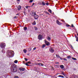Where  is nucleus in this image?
Masks as SVG:
<instances>
[{
	"instance_id": "nucleus-1",
	"label": "nucleus",
	"mask_w": 78,
	"mask_h": 78,
	"mask_svg": "<svg viewBox=\"0 0 78 78\" xmlns=\"http://www.w3.org/2000/svg\"><path fill=\"white\" fill-rule=\"evenodd\" d=\"M10 69L12 72H16L17 70V66L15 64L12 65L11 66Z\"/></svg>"
},
{
	"instance_id": "nucleus-2",
	"label": "nucleus",
	"mask_w": 78,
	"mask_h": 78,
	"mask_svg": "<svg viewBox=\"0 0 78 78\" xmlns=\"http://www.w3.org/2000/svg\"><path fill=\"white\" fill-rule=\"evenodd\" d=\"M14 51H11L8 53V55L9 57H10V56H14Z\"/></svg>"
},
{
	"instance_id": "nucleus-3",
	"label": "nucleus",
	"mask_w": 78,
	"mask_h": 78,
	"mask_svg": "<svg viewBox=\"0 0 78 78\" xmlns=\"http://www.w3.org/2000/svg\"><path fill=\"white\" fill-rule=\"evenodd\" d=\"M5 46H6V44L4 43H3L1 44V46L2 48H3L5 47Z\"/></svg>"
},
{
	"instance_id": "nucleus-4",
	"label": "nucleus",
	"mask_w": 78,
	"mask_h": 78,
	"mask_svg": "<svg viewBox=\"0 0 78 78\" xmlns=\"http://www.w3.org/2000/svg\"><path fill=\"white\" fill-rule=\"evenodd\" d=\"M38 39H39V40H41L43 39V36L41 35H39L38 37Z\"/></svg>"
},
{
	"instance_id": "nucleus-5",
	"label": "nucleus",
	"mask_w": 78,
	"mask_h": 78,
	"mask_svg": "<svg viewBox=\"0 0 78 78\" xmlns=\"http://www.w3.org/2000/svg\"><path fill=\"white\" fill-rule=\"evenodd\" d=\"M45 43L46 45H50V43L48 41H46L45 40H44Z\"/></svg>"
},
{
	"instance_id": "nucleus-6",
	"label": "nucleus",
	"mask_w": 78,
	"mask_h": 78,
	"mask_svg": "<svg viewBox=\"0 0 78 78\" xmlns=\"http://www.w3.org/2000/svg\"><path fill=\"white\" fill-rule=\"evenodd\" d=\"M49 51L51 53H53L54 52V49L53 48H50L49 49Z\"/></svg>"
},
{
	"instance_id": "nucleus-7",
	"label": "nucleus",
	"mask_w": 78,
	"mask_h": 78,
	"mask_svg": "<svg viewBox=\"0 0 78 78\" xmlns=\"http://www.w3.org/2000/svg\"><path fill=\"white\" fill-rule=\"evenodd\" d=\"M38 17H39V16L36 15V14L35 15V16H34V18L35 19H37V18H38Z\"/></svg>"
},
{
	"instance_id": "nucleus-8",
	"label": "nucleus",
	"mask_w": 78,
	"mask_h": 78,
	"mask_svg": "<svg viewBox=\"0 0 78 78\" xmlns=\"http://www.w3.org/2000/svg\"><path fill=\"white\" fill-rule=\"evenodd\" d=\"M28 64H31V62H27L25 64L26 66H30V65H28Z\"/></svg>"
},
{
	"instance_id": "nucleus-9",
	"label": "nucleus",
	"mask_w": 78,
	"mask_h": 78,
	"mask_svg": "<svg viewBox=\"0 0 78 78\" xmlns=\"http://www.w3.org/2000/svg\"><path fill=\"white\" fill-rule=\"evenodd\" d=\"M25 68H20L19 69V70H20L21 72H22V71H24V70H25Z\"/></svg>"
},
{
	"instance_id": "nucleus-10",
	"label": "nucleus",
	"mask_w": 78,
	"mask_h": 78,
	"mask_svg": "<svg viewBox=\"0 0 78 78\" xmlns=\"http://www.w3.org/2000/svg\"><path fill=\"white\" fill-rule=\"evenodd\" d=\"M36 14V12H32V13L31 14V15L32 16H34Z\"/></svg>"
},
{
	"instance_id": "nucleus-11",
	"label": "nucleus",
	"mask_w": 78,
	"mask_h": 78,
	"mask_svg": "<svg viewBox=\"0 0 78 78\" xmlns=\"http://www.w3.org/2000/svg\"><path fill=\"white\" fill-rule=\"evenodd\" d=\"M60 68H61V69H64V66L63 65H61L60 66Z\"/></svg>"
},
{
	"instance_id": "nucleus-12",
	"label": "nucleus",
	"mask_w": 78,
	"mask_h": 78,
	"mask_svg": "<svg viewBox=\"0 0 78 78\" xmlns=\"http://www.w3.org/2000/svg\"><path fill=\"white\" fill-rule=\"evenodd\" d=\"M20 9H21V6L20 5H19L18 7V10L19 11Z\"/></svg>"
},
{
	"instance_id": "nucleus-13",
	"label": "nucleus",
	"mask_w": 78,
	"mask_h": 78,
	"mask_svg": "<svg viewBox=\"0 0 78 78\" xmlns=\"http://www.w3.org/2000/svg\"><path fill=\"white\" fill-rule=\"evenodd\" d=\"M57 24H58V25H61L62 24L61 23L59 22L58 20H57Z\"/></svg>"
},
{
	"instance_id": "nucleus-14",
	"label": "nucleus",
	"mask_w": 78,
	"mask_h": 78,
	"mask_svg": "<svg viewBox=\"0 0 78 78\" xmlns=\"http://www.w3.org/2000/svg\"><path fill=\"white\" fill-rule=\"evenodd\" d=\"M47 39L48 41H50L51 40V38H50V37H47Z\"/></svg>"
},
{
	"instance_id": "nucleus-15",
	"label": "nucleus",
	"mask_w": 78,
	"mask_h": 78,
	"mask_svg": "<svg viewBox=\"0 0 78 78\" xmlns=\"http://www.w3.org/2000/svg\"><path fill=\"white\" fill-rule=\"evenodd\" d=\"M42 4L43 6H45V2H42Z\"/></svg>"
},
{
	"instance_id": "nucleus-16",
	"label": "nucleus",
	"mask_w": 78,
	"mask_h": 78,
	"mask_svg": "<svg viewBox=\"0 0 78 78\" xmlns=\"http://www.w3.org/2000/svg\"><path fill=\"white\" fill-rule=\"evenodd\" d=\"M75 37L76 39V41H77V42H78V37H77L76 36H75Z\"/></svg>"
},
{
	"instance_id": "nucleus-17",
	"label": "nucleus",
	"mask_w": 78,
	"mask_h": 78,
	"mask_svg": "<svg viewBox=\"0 0 78 78\" xmlns=\"http://www.w3.org/2000/svg\"><path fill=\"white\" fill-rule=\"evenodd\" d=\"M67 58H68V59H70L72 58V57L70 56V55H68L67 56Z\"/></svg>"
},
{
	"instance_id": "nucleus-18",
	"label": "nucleus",
	"mask_w": 78,
	"mask_h": 78,
	"mask_svg": "<svg viewBox=\"0 0 78 78\" xmlns=\"http://www.w3.org/2000/svg\"><path fill=\"white\" fill-rule=\"evenodd\" d=\"M48 11H49V12H50V13H51V14L52 13L51 10L50 9H49L48 10Z\"/></svg>"
},
{
	"instance_id": "nucleus-19",
	"label": "nucleus",
	"mask_w": 78,
	"mask_h": 78,
	"mask_svg": "<svg viewBox=\"0 0 78 78\" xmlns=\"http://www.w3.org/2000/svg\"><path fill=\"white\" fill-rule=\"evenodd\" d=\"M37 64L39 65L40 66H42V65H43V64H42V63H38Z\"/></svg>"
},
{
	"instance_id": "nucleus-20",
	"label": "nucleus",
	"mask_w": 78,
	"mask_h": 78,
	"mask_svg": "<svg viewBox=\"0 0 78 78\" xmlns=\"http://www.w3.org/2000/svg\"><path fill=\"white\" fill-rule=\"evenodd\" d=\"M36 22L35 21H34V22L32 23V25H35L36 24Z\"/></svg>"
},
{
	"instance_id": "nucleus-21",
	"label": "nucleus",
	"mask_w": 78,
	"mask_h": 78,
	"mask_svg": "<svg viewBox=\"0 0 78 78\" xmlns=\"http://www.w3.org/2000/svg\"><path fill=\"white\" fill-rule=\"evenodd\" d=\"M14 62L15 63H17V62H18V61L17 60H15L14 61Z\"/></svg>"
},
{
	"instance_id": "nucleus-22",
	"label": "nucleus",
	"mask_w": 78,
	"mask_h": 78,
	"mask_svg": "<svg viewBox=\"0 0 78 78\" xmlns=\"http://www.w3.org/2000/svg\"><path fill=\"white\" fill-rule=\"evenodd\" d=\"M58 77H61L62 78H64V77L63 76H62V75L58 76Z\"/></svg>"
},
{
	"instance_id": "nucleus-23",
	"label": "nucleus",
	"mask_w": 78,
	"mask_h": 78,
	"mask_svg": "<svg viewBox=\"0 0 78 78\" xmlns=\"http://www.w3.org/2000/svg\"><path fill=\"white\" fill-rule=\"evenodd\" d=\"M23 51L25 53H27V50L26 49H24L23 50Z\"/></svg>"
},
{
	"instance_id": "nucleus-24",
	"label": "nucleus",
	"mask_w": 78,
	"mask_h": 78,
	"mask_svg": "<svg viewBox=\"0 0 78 78\" xmlns=\"http://www.w3.org/2000/svg\"><path fill=\"white\" fill-rule=\"evenodd\" d=\"M2 53H5V51L4 50H2Z\"/></svg>"
},
{
	"instance_id": "nucleus-25",
	"label": "nucleus",
	"mask_w": 78,
	"mask_h": 78,
	"mask_svg": "<svg viewBox=\"0 0 78 78\" xmlns=\"http://www.w3.org/2000/svg\"><path fill=\"white\" fill-rule=\"evenodd\" d=\"M45 47V44H43V45L42 46V48H44Z\"/></svg>"
},
{
	"instance_id": "nucleus-26",
	"label": "nucleus",
	"mask_w": 78,
	"mask_h": 78,
	"mask_svg": "<svg viewBox=\"0 0 78 78\" xmlns=\"http://www.w3.org/2000/svg\"><path fill=\"white\" fill-rule=\"evenodd\" d=\"M24 30H27V27H24Z\"/></svg>"
},
{
	"instance_id": "nucleus-27",
	"label": "nucleus",
	"mask_w": 78,
	"mask_h": 78,
	"mask_svg": "<svg viewBox=\"0 0 78 78\" xmlns=\"http://www.w3.org/2000/svg\"><path fill=\"white\" fill-rule=\"evenodd\" d=\"M56 57H57V58H60V56H59V55H56Z\"/></svg>"
},
{
	"instance_id": "nucleus-28",
	"label": "nucleus",
	"mask_w": 78,
	"mask_h": 78,
	"mask_svg": "<svg viewBox=\"0 0 78 78\" xmlns=\"http://www.w3.org/2000/svg\"><path fill=\"white\" fill-rule=\"evenodd\" d=\"M30 7L29 6H28V5H27V6H26V8L27 9H28V8H30Z\"/></svg>"
},
{
	"instance_id": "nucleus-29",
	"label": "nucleus",
	"mask_w": 78,
	"mask_h": 78,
	"mask_svg": "<svg viewBox=\"0 0 78 78\" xmlns=\"http://www.w3.org/2000/svg\"><path fill=\"white\" fill-rule=\"evenodd\" d=\"M46 5H47V6H48V5H49V3L48 2H47L46 3Z\"/></svg>"
},
{
	"instance_id": "nucleus-30",
	"label": "nucleus",
	"mask_w": 78,
	"mask_h": 78,
	"mask_svg": "<svg viewBox=\"0 0 78 78\" xmlns=\"http://www.w3.org/2000/svg\"><path fill=\"white\" fill-rule=\"evenodd\" d=\"M72 59H73V60H76V58H73V57L72 58Z\"/></svg>"
},
{
	"instance_id": "nucleus-31",
	"label": "nucleus",
	"mask_w": 78,
	"mask_h": 78,
	"mask_svg": "<svg viewBox=\"0 0 78 78\" xmlns=\"http://www.w3.org/2000/svg\"><path fill=\"white\" fill-rule=\"evenodd\" d=\"M33 0H30L29 1V3H32V2H33Z\"/></svg>"
},
{
	"instance_id": "nucleus-32",
	"label": "nucleus",
	"mask_w": 78,
	"mask_h": 78,
	"mask_svg": "<svg viewBox=\"0 0 78 78\" xmlns=\"http://www.w3.org/2000/svg\"><path fill=\"white\" fill-rule=\"evenodd\" d=\"M34 29L35 30H38L37 28V27H35Z\"/></svg>"
},
{
	"instance_id": "nucleus-33",
	"label": "nucleus",
	"mask_w": 78,
	"mask_h": 78,
	"mask_svg": "<svg viewBox=\"0 0 78 78\" xmlns=\"http://www.w3.org/2000/svg\"><path fill=\"white\" fill-rule=\"evenodd\" d=\"M24 59H25V61H28V59H27V58H25Z\"/></svg>"
},
{
	"instance_id": "nucleus-34",
	"label": "nucleus",
	"mask_w": 78,
	"mask_h": 78,
	"mask_svg": "<svg viewBox=\"0 0 78 78\" xmlns=\"http://www.w3.org/2000/svg\"><path fill=\"white\" fill-rule=\"evenodd\" d=\"M62 74L63 75H64V76H65V74H64V73L62 72Z\"/></svg>"
},
{
	"instance_id": "nucleus-35",
	"label": "nucleus",
	"mask_w": 78,
	"mask_h": 78,
	"mask_svg": "<svg viewBox=\"0 0 78 78\" xmlns=\"http://www.w3.org/2000/svg\"><path fill=\"white\" fill-rule=\"evenodd\" d=\"M66 27H70V26L69 25L67 24L66 25Z\"/></svg>"
},
{
	"instance_id": "nucleus-36",
	"label": "nucleus",
	"mask_w": 78,
	"mask_h": 78,
	"mask_svg": "<svg viewBox=\"0 0 78 78\" xmlns=\"http://www.w3.org/2000/svg\"><path fill=\"white\" fill-rule=\"evenodd\" d=\"M14 78H19V77L17 76H15Z\"/></svg>"
},
{
	"instance_id": "nucleus-37",
	"label": "nucleus",
	"mask_w": 78,
	"mask_h": 78,
	"mask_svg": "<svg viewBox=\"0 0 78 78\" xmlns=\"http://www.w3.org/2000/svg\"><path fill=\"white\" fill-rule=\"evenodd\" d=\"M63 60H64V61H67V60L66 58H63Z\"/></svg>"
},
{
	"instance_id": "nucleus-38",
	"label": "nucleus",
	"mask_w": 78,
	"mask_h": 78,
	"mask_svg": "<svg viewBox=\"0 0 78 78\" xmlns=\"http://www.w3.org/2000/svg\"><path fill=\"white\" fill-rule=\"evenodd\" d=\"M71 26H72V27L73 28V27H74L73 26V24H72Z\"/></svg>"
},
{
	"instance_id": "nucleus-39",
	"label": "nucleus",
	"mask_w": 78,
	"mask_h": 78,
	"mask_svg": "<svg viewBox=\"0 0 78 78\" xmlns=\"http://www.w3.org/2000/svg\"><path fill=\"white\" fill-rule=\"evenodd\" d=\"M36 47H35L33 49V50H36Z\"/></svg>"
},
{
	"instance_id": "nucleus-40",
	"label": "nucleus",
	"mask_w": 78,
	"mask_h": 78,
	"mask_svg": "<svg viewBox=\"0 0 78 78\" xmlns=\"http://www.w3.org/2000/svg\"><path fill=\"white\" fill-rule=\"evenodd\" d=\"M47 14H50L49 13L47 12Z\"/></svg>"
},
{
	"instance_id": "nucleus-41",
	"label": "nucleus",
	"mask_w": 78,
	"mask_h": 78,
	"mask_svg": "<svg viewBox=\"0 0 78 78\" xmlns=\"http://www.w3.org/2000/svg\"><path fill=\"white\" fill-rule=\"evenodd\" d=\"M16 16L14 17V19H16Z\"/></svg>"
},
{
	"instance_id": "nucleus-42",
	"label": "nucleus",
	"mask_w": 78,
	"mask_h": 78,
	"mask_svg": "<svg viewBox=\"0 0 78 78\" xmlns=\"http://www.w3.org/2000/svg\"><path fill=\"white\" fill-rule=\"evenodd\" d=\"M20 0H17V1H18V2H20Z\"/></svg>"
},
{
	"instance_id": "nucleus-43",
	"label": "nucleus",
	"mask_w": 78,
	"mask_h": 78,
	"mask_svg": "<svg viewBox=\"0 0 78 78\" xmlns=\"http://www.w3.org/2000/svg\"><path fill=\"white\" fill-rule=\"evenodd\" d=\"M62 22H64V20H62Z\"/></svg>"
},
{
	"instance_id": "nucleus-44",
	"label": "nucleus",
	"mask_w": 78,
	"mask_h": 78,
	"mask_svg": "<svg viewBox=\"0 0 78 78\" xmlns=\"http://www.w3.org/2000/svg\"><path fill=\"white\" fill-rule=\"evenodd\" d=\"M56 64H59V63L57 62V63H56Z\"/></svg>"
},
{
	"instance_id": "nucleus-45",
	"label": "nucleus",
	"mask_w": 78,
	"mask_h": 78,
	"mask_svg": "<svg viewBox=\"0 0 78 78\" xmlns=\"http://www.w3.org/2000/svg\"><path fill=\"white\" fill-rule=\"evenodd\" d=\"M33 5H34V3H33Z\"/></svg>"
},
{
	"instance_id": "nucleus-46",
	"label": "nucleus",
	"mask_w": 78,
	"mask_h": 78,
	"mask_svg": "<svg viewBox=\"0 0 78 78\" xmlns=\"http://www.w3.org/2000/svg\"><path fill=\"white\" fill-rule=\"evenodd\" d=\"M75 76V75H73V76Z\"/></svg>"
},
{
	"instance_id": "nucleus-47",
	"label": "nucleus",
	"mask_w": 78,
	"mask_h": 78,
	"mask_svg": "<svg viewBox=\"0 0 78 78\" xmlns=\"http://www.w3.org/2000/svg\"><path fill=\"white\" fill-rule=\"evenodd\" d=\"M16 15H17V16H18V14H16Z\"/></svg>"
},
{
	"instance_id": "nucleus-48",
	"label": "nucleus",
	"mask_w": 78,
	"mask_h": 78,
	"mask_svg": "<svg viewBox=\"0 0 78 78\" xmlns=\"http://www.w3.org/2000/svg\"><path fill=\"white\" fill-rule=\"evenodd\" d=\"M61 59H62L61 58Z\"/></svg>"
},
{
	"instance_id": "nucleus-49",
	"label": "nucleus",
	"mask_w": 78,
	"mask_h": 78,
	"mask_svg": "<svg viewBox=\"0 0 78 78\" xmlns=\"http://www.w3.org/2000/svg\"><path fill=\"white\" fill-rule=\"evenodd\" d=\"M73 77L72 78H73Z\"/></svg>"
}]
</instances>
